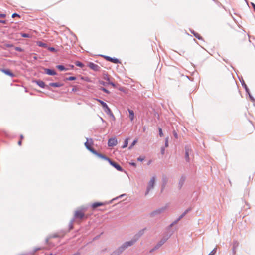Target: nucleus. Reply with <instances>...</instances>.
<instances>
[{
  "label": "nucleus",
  "instance_id": "nucleus-1",
  "mask_svg": "<svg viewBox=\"0 0 255 255\" xmlns=\"http://www.w3.org/2000/svg\"><path fill=\"white\" fill-rule=\"evenodd\" d=\"M93 145V141L92 139H87V141L85 143V146L87 149L90 151L92 153H95L96 151L92 147Z\"/></svg>",
  "mask_w": 255,
  "mask_h": 255
},
{
  "label": "nucleus",
  "instance_id": "nucleus-2",
  "mask_svg": "<svg viewBox=\"0 0 255 255\" xmlns=\"http://www.w3.org/2000/svg\"><path fill=\"white\" fill-rule=\"evenodd\" d=\"M136 241V239L132 240L130 241L125 242L122 247H121L119 250H120V252H122L126 248L128 247L131 246L133 245Z\"/></svg>",
  "mask_w": 255,
  "mask_h": 255
},
{
  "label": "nucleus",
  "instance_id": "nucleus-3",
  "mask_svg": "<svg viewBox=\"0 0 255 255\" xmlns=\"http://www.w3.org/2000/svg\"><path fill=\"white\" fill-rule=\"evenodd\" d=\"M155 180H156V177L155 176H153L152 177V178L149 181V182L148 183V186L147 187V190H146V194H148V193L150 191V190L154 187V184L155 183Z\"/></svg>",
  "mask_w": 255,
  "mask_h": 255
},
{
  "label": "nucleus",
  "instance_id": "nucleus-4",
  "mask_svg": "<svg viewBox=\"0 0 255 255\" xmlns=\"http://www.w3.org/2000/svg\"><path fill=\"white\" fill-rule=\"evenodd\" d=\"M118 143L117 139L116 137L111 138L108 140V145L109 147L116 146Z\"/></svg>",
  "mask_w": 255,
  "mask_h": 255
},
{
  "label": "nucleus",
  "instance_id": "nucleus-5",
  "mask_svg": "<svg viewBox=\"0 0 255 255\" xmlns=\"http://www.w3.org/2000/svg\"><path fill=\"white\" fill-rule=\"evenodd\" d=\"M104 57L106 60L112 62L113 63H121L120 61L117 58H112L108 56H105Z\"/></svg>",
  "mask_w": 255,
  "mask_h": 255
},
{
  "label": "nucleus",
  "instance_id": "nucleus-6",
  "mask_svg": "<svg viewBox=\"0 0 255 255\" xmlns=\"http://www.w3.org/2000/svg\"><path fill=\"white\" fill-rule=\"evenodd\" d=\"M75 218L78 219H82L84 217V213L82 210H77L75 212Z\"/></svg>",
  "mask_w": 255,
  "mask_h": 255
},
{
  "label": "nucleus",
  "instance_id": "nucleus-7",
  "mask_svg": "<svg viewBox=\"0 0 255 255\" xmlns=\"http://www.w3.org/2000/svg\"><path fill=\"white\" fill-rule=\"evenodd\" d=\"M107 160L109 162L110 164L114 167L116 169H117L119 171H122V167L117 163L115 162L111 161L110 159H107Z\"/></svg>",
  "mask_w": 255,
  "mask_h": 255
},
{
  "label": "nucleus",
  "instance_id": "nucleus-8",
  "mask_svg": "<svg viewBox=\"0 0 255 255\" xmlns=\"http://www.w3.org/2000/svg\"><path fill=\"white\" fill-rule=\"evenodd\" d=\"M1 71L6 75L11 77H13L14 76V74L9 69H1Z\"/></svg>",
  "mask_w": 255,
  "mask_h": 255
},
{
  "label": "nucleus",
  "instance_id": "nucleus-9",
  "mask_svg": "<svg viewBox=\"0 0 255 255\" xmlns=\"http://www.w3.org/2000/svg\"><path fill=\"white\" fill-rule=\"evenodd\" d=\"M45 73L49 75H55L56 74V72L53 70H51L49 69H45Z\"/></svg>",
  "mask_w": 255,
  "mask_h": 255
},
{
  "label": "nucleus",
  "instance_id": "nucleus-10",
  "mask_svg": "<svg viewBox=\"0 0 255 255\" xmlns=\"http://www.w3.org/2000/svg\"><path fill=\"white\" fill-rule=\"evenodd\" d=\"M105 204L103 202H95L91 204V207L93 209H95L96 208L104 205Z\"/></svg>",
  "mask_w": 255,
  "mask_h": 255
},
{
  "label": "nucleus",
  "instance_id": "nucleus-11",
  "mask_svg": "<svg viewBox=\"0 0 255 255\" xmlns=\"http://www.w3.org/2000/svg\"><path fill=\"white\" fill-rule=\"evenodd\" d=\"M88 66L91 69L97 71L98 70L99 66L93 63H90L88 65Z\"/></svg>",
  "mask_w": 255,
  "mask_h": 255
},
{
  "label": "nucleus",
  "instance_id": "nucleus-12",
  "mask_svg": "<svg viewBox=\"0 0 255 255\" xmlns=\"http://www.w3.org/2000/svg\"><path fill=\"white\" fill-rule=\"evenodd\" d=\"M129 112V118L131 121H132L134 118V112L130 109H128Z\"/></svg>",
  "mask_w": 255,
  "mask_h": 255
},
{
  "label": "nucleus",
  "instance_id": "nucleus-13",
  "mask_svg": "<svg viewBox=\"0 0 255 255\" xmlns=\"http://www.w3.org/2000/svg\"><path fill=\"white\" fill-rule=\"evenodd\" d=\"M36 44L38 46H39L40 47H44V48H47V45L46 43H43L41 41H37Z\"/></svg>",
  "mask_w": 255,
  "mask_h": 255
},
{
  "label": "nucleus",
  "instance_id": "nucleus-14",
  "mask_svg": "<svg viewBox=\"0 0 255 255\" xmlns=\"http://www.w3.org/2000/svg\"><path fill=\"white\" fill-rule=\"evenodd\" d=\"M93 154L96 155V156L101 158H103V159L107 160V159H109L108 158H107L105 155H102V154H100V153H98L96 151V153H93Z\"/></svg>",
  "mask_w": 255,
  "mask_h": 255
},
{
  "label": "nucleus",
  "instance_id": "nucleus-15",
  "mask_svg": "<svg viewBox=\"0 0 255 255\" xmlns=\"http://www.w3.org/2000/svg\"><path fill=\"white\" fill-rule=\"evenodd\" d=\"M96 100L101 104V105L105 109L108 106L107 104L106 103H105L104 102H103V101H102L100 99H97Z\"/></svg>",
  "mask_w": 255,
  "mask_h": 255
},
{
  "label": "nucleus",
  "instance_id": "nucleus-16",
  "mask_svg": "<svg viewBox=\"0 0 255 255\" xmlns=\"http://www.w3.org/2000/svg\"><path fill=\"white\" fill-rule=\"evenodd\" d=\"M37 84L39 85L41 88H44L45 86V84L44 82L42 81H36Z\"/></svg>",
  "mask_w": 255,
  "mask_h": 255
},
{
  "label": "nucleus",
  "instance_id": "nucleus-17",
  "mask_svg": "<svg viewBox=\"0 0 255 255\" xmlns=\"http://www.w3.org/2000/svg\"><path fill=\"white\" fill-rule=\"evenodd\" d=\"M51 86L55 87H58L62 86L61 84L59 83H51L49 84Z\"/></svg>",
  "mask_w": 255,
  "mask_h": 255
},
{
  "label": "nucleus",
  "instance_id": "nucleus-18",
  "mask_svg": "<svg viewBox=\"0 0 255 255\" xmlns=\"http://www.w3.org/2000/svg\"><path fill=\"white\" fill-rule=\"evenodd\" d=\"M75 64L76 66L80 67L81 68H83L84 66V65L80 61H76L75 63Z\"/></svg>",
  "mask_w": 255,
  "mask_h": 255
},
{
  "label": "nucleus",
  "instance_id": "nucleus-19",
  "mask_svg": "<svg viewBox=\"0 0 255 255\" xmlns=\"http://www.w3.org/2000/svg\"><path fill=\"white\" fill-rule=\"evenodd\" d=\"M105 112L107 113V114H111L113 117H114L113 114H112V111L111 110V109L109 108V107L108 106H107L106 108H105Z\"/></svg>",
  "mask_w": 255,
  "mask_h": 255
},
{
  "label": "nucleus",
  "instance_id": "nucleus-20",
  "mask_svg": "<svg viewBox=\"0 0 255 255\" xmlns=\"http://www.w3.org/2000/svg\"><path fill=\"white\" fill-rule=\"evenodd\" d=\"M105 112L107 113V114H111L113 117H114L113 114H112V111L111 110V109L109 108V107L108 106H107L106 108H105Z\"/></svg>",
  "mask_w": 255,
  "mask_h": 255
},
{
  "label": "nucleus",
  "instance_id": "nucleus-21",
  "mask_svg": "<svg viewBox=\"0 0 255 255\" xmlns=\"http://www.w3.org/2000/svg\"><path fill=\"white\" fill-rule=\"evenodd\" d=\"M128 138H127L125 140L124 144L123 145L122 148H125L127 147L128 145Z\"/></svg>",
  "mask_w": 255,
  "mask_h": 255
},
{
  "label": "nucleus",
  "instance_id": "nucleus-22",
  "mask_svg": "<svg viewBox=\"0 0 255 255\" xmlns=\"http://www.w3.org/2000/svg\"><path fill=\"white\" fill-rule=\"evenodd\" d=\"M56 67L60 70V71H63L66 70V68L63 66V65H57Z\"/></svg>",
  "mask_w": 255,
  "mask_h": 255
},
{
  "label": "nucleus",
  "instance_id": "nucleus-23",
  "mask_svg": "<svg viewBox=\"0 0 255 255\" xmlns=\"http://www.w3.org/2000/svg\"><path fill=\"white\" fill-rule=\"evenodd\" d=\"M137 142V139L134 140L133 141V142L132 143V144H131V145L129 146V149H131L136 144Z\"/></svg>",
  "mask_w": 255,
  "mask_h": 255
},
{
  "label": "nucleus",
  "instance_id": "nucleus-24",
  "mask_svg": "<svg viewBox=\"0 0 255 255\" xmlns=\"http://www.w3.org/2000/svg\"><path fill=\"white\" fill-rule=\"evenodd\" d=\"M185 156H186V160L187 161H189V153H188V150H186V153H185Z\"/></svg>",
  "mask_w": 255,
  "mask_h": 255
},
{
  "label": "nucleus",
  "instance_id": "nucleus-25",
  "mask_svg": "<svg viewBox=\"0 0 255 255\" xmlns=\"http://www.w3.org/2000/svg\"><path fill=\"white\" fill-rule=\"evenodd\" d=\"M79 90V88L78 86H75L73 87L72 91L73 92H76Z\"/></svg>",
  "mask_w": 255,
  "mask_h": 255
},
{
  "label": "nucleus",
  "instance_id": "nucleus-26",
  "mask_svg": "<svg viewBox=\"0 0 255 255\" xmlns=\"http://www.w3.org/2000/svg\"><path fill=\"white\" fill-rule=\"evenodd\" d=\"M217 248H214L210 253L208 255H214L216 252Z\"/></svg>",
  "mask_w": 255,
  "mask_h": 255
},
{
  "label": "nucleus",
  "instance_id": "nucleus-27",
  "mask_svg": "<svg viewBox=\"0 0 255 255\" xmlns=\"http://www.w3.org/2000/svg\"><path fill=\"white\" fill-rule=\"evenodd\" d=\"M21 36L23 37H31V36L29 34L26 33H22Z\"/></svg>",
  "mask_w": 255,
  "mask_h": 255
},
{
  "label": "nucleus",
  "instance_id": "nucleus-28",
  "mask_svg": "<svg viewBox=\"0 0 255 255\" xmlns=\"http://www.w3.org/2000/svg\"><path fill=\"white\" fill-rule=\"evenodd\" d=\"M165 242V240H162L161 241H160V242L159 243V244L157 245V246L158 247H160L162 245H163Z\"/></svg>",
  "mask_w": 255,
  "mask_h": 255
},
{
  "label": "nucleus",
  "instance_id": "nucleus-29",
  "mask_svg": "<svg viewBox=\"0 0 255 255\" xmlns=\"http://www.w3.org/2000/svg\"><path fill=\"white\" fill-rule=\"evenodd\" d=\"M76 77H74V76H71V77L67 78V80H69V81L75 80H76Z\"/></svg>",
  "mask_w": 255,
  "mask_h": 255
},
{
  "label": "nucleus",
  "instance_id": "nucleus-30",
  "mask_svg": "<svg viewBox=\"0 0 255 255\" xmlns=\"http://www.w3.org/2000/svg\"><path fill=\"white\" fill-rule=\"evenodd\" d=\"M100 89H101V90H102L103 91H104V92H106V93H108V94H109V93H110V91H108V90H107V89H106V88H102H102H100Z\"/></svg>",
  "mask_w": 255,
  "mask_h": 255
},
{
  "label": "nucleus",
  "instance_id": "nucleus-31",
  "mask_svg": "<svg viewBox=\"0 0 255 255\" xmlns=\"http://www.w3.org/2000/svg\"><path fill=\"white\" fill-rule=\"evenodd\" d=\"M159 135L160 137L163 136V133L162 132V130L161 128H159Z\"/></svg>",
  "mask_w": 255,
  "mask_h": 255
},
{
  "label": "nucleus",
  "instance_id": "nucleus-32",
  "mask_svg": "<svg viewBox=\"0 0 255 255\" xmlns=\"http://www.w3.org/2000/svg\"><path fill=\"white\" fill-rule=\"evenodd\" d=\"M165 146L166 147H168V137H167L165 139Z\"/></svg>",
  "mask_w": 255,
  "mask_h": 255
},
{
  "label": "nucleus",
  "instance_id": "nucleus-33",
  "mask_svg": "<svg viewBox=\"0 0 255 255\" xmlns=\"http://www.w3.org/2000/svg\"><path fill=\"white\" fill-rule=\"evenodd\" d=\"M173 135L177 139L178 138V134H177V133L174 130L173 132Z\"/></svg>",
  "mask_w": 255,
  "mask_h": 255
},
{
  "label": "nucleus",
  "instance_id": "nucleus-34",
  "mask_svg": "<svg viewBox=\"0 0 255 255\" xmlns=\"http://www.w3.org/2000/svg\"><path fill=\"white\" fill-rule=\"evenodd\" d=\"M48 50L51 52H55L56 50L54 47H49L48 48Z\"/></svg>",
  "mask_w": 255,
  "mask_h": 255
},
{
  "label": "nucleus",
  "instance_id": "nucleus-35",
  "mask_svg": "<svg viewBox=\"0 0 255 255\" xmlns=\"http://www.w3.org/2000/svg\"><path fill=\"white\" fill-rule=\"evenodd\" d=\"M160 210H156V211H155L154 212H153L152 213H151V215H154V214H155L156 213H160Z\"/></svg>",
  "mask_w": 255,
  "mask_h": 255
},
{
  "label": "nucleus",
  "instance_id": "nucleus-36",
  "mask_svg": "<svg viewBox=\"0 0 255 255\" xmlns=\"http://www.w3.org/2000/svg\"><path fill=\"white\" fill-rule=\"evenodd\" d=\"M16 16L19 17V15L18 14H17V13H13V14L12 15V17L13 18H14V17H16Z\"/></svg>",
  "mask_w": 255,
  "mask_h": 255
},
{
  "label": "nucleus",
  "instance_id": "nucleus-37",
  "mask_svg": "<svg viewBox=\"0 0 255 255\" xmlns=\"http://www.w3.org/2000/svg\"><path fill=\"white\" fill-rule=\"evenodd\" d=\"M6 16L4 14H0V17L4 18Z\"/></svg>",
  "mask_w": 255,
  "mask_h": 255
},
{
  "label": "nucleus",
  "instance_id": "nucleus-38",
  "mask_svg": "<svg viewBox=\"0 0 255 255\" xmlns=\"http://www.w3.org/2000/svg\"><path fill=\"white\" fill-rule=\"evenodd\" d=\"M165 149L164 148H161V154L163 155L164 154Z\"/></svg>",
  "mask_w": 255,
  "mask_h": 255
},
{
  "label": "nucleus",
  "instance_id": "nucleus-39",
  "mask_svg": "<svg viewBox=\"0 0 255 255\" xmlns=\"http://www.w3.org/2000/svg\"><path fill=\"white\" fill-rule=\"evenodd\" d=\"M143 159H144L143 158H142L141 157H139L137 158V160L140 161H142L143 160Z\"/></svg>",
  "mask_w": 255,
  "mask_h": 255
},
{
  "label": "nucleus",
  "instance_id": "nucleus-40",
  "mask_svg": "<svg viewBox=\"0 0 255 255\" xmlns=\"http://www.w3.org/2000/svg\"><path fill=\"white\" fill-rule=\"evenodd\" d=\"M0 23H3V24H5L6 21L0 20Z\"/></svg>",
  "mask_w": 255,
  "mask_h": 255
},
{
  "label": "nucleus",
  "instance_id": "nucleus-41",
  "mask_svg": "<svg viewBox=\"0 0 255 255\" xmlns=\"http://www.w3.org/2000/svg\"><path fill=\"white\" fill-rule=\"evenodd\" d=\"M18 145H19V146L21 145V144H22V140H20L18 142Z\"/></svg>",
  "mask_w": 255,
  "mask_h": 255
},
{
  "label": "nucleus",
  "instance_id": "nucleus-42",
  "mask_svg": "<svg viewBox=\"0 0 255 255\" xmlns=\"http://www.w3.org/2000/svg\"><path fill=\"white\" fill-rule=\"evenodd\" d=\"M194 35H195V36L196 37H197V38H198V39H200V37L199 36V34H194Z\"/></svg>",
  "mask_w": 255,
  "mask_h": 255
},
{
  "label": "nucleus",
  "instance_id": "nucleus-43",
  "mask_svg": "<svg viewBox=\"0 0 255 255\" xmlns=\"http://www.w3.org/2000/svg\"><path fill=\"white\" fill-rule=\"evenodd\" d=\"M187 211L185 212L180 217V219H181V218H182L186 213Z\"/></svg>",
  "mask_w": 255,
  "mask_h": 255
},
{
  "label": "nucleus",
  "instance_id": "nucleus-44",
  "mask_svg": "<svg viewBox=\"0 0 255 255\" xmlns=\"http://www.w3.org/2000/svg\"><path fill=\"white\" fill-rule=\"evenodd\" d=\"M130 164L134 167L136 166V164L135 163H130Z\"/></svg>",
  "mask_w": 255,
  "mask_h": 255
},
{
  "label": "nucleus",
  "instance_id": "nucleus-45",
  "mask_svg": "<svg viewBox=\"0 0 255 255\" xmlns=\"http://www.w3.org/2000/svg\"><path fill=\"white\" fill-rule=\"evenodd\" d=\"M24 138V136L23 135H20V140H22Z\"/></svg>",
  "mask_w": 255,
  "mask_h": 255
},
{
  "label": "nucleus",
  "instance_id": "nucleus-46",
  "mask_svg": "<svg viewBox=\"0 0 255 255\" xmlns=\"http://www.w3.org/2000/svg\"><path fill=\"white\" fill-rule=\"evenodd\" d=\"M100 83L101 84H102V85H105V83H104V82H103V81H100Z\"/></svg>",
  "mask_w": 255,
  "mask_h": 255
},
{
  "label": "nucleus",
  "instance_id": "nucleus-47",
  "mask_svg": "<svg viewBox=\"0 0 255 255\" xmlns=\"http://www.w3.org/2000/svg\"><path fill=\"white\" fill-rule=\"evenodd\" d=\"M252 5H253V8H254V9L255 11V4L252 3Z\"/></svg>",
  "mask_w": 255,
  "mask_h": 255
},
{
  "label": "nucleus",
  "instance_id": "nucleus-48",
  "mask_svg": "<svg viewBox=\"0 0 255 255\" xmlns=\"http://www.w3.org/2000/svg\"><path fill=\"white\" fill-rule=\"evenodd\" d=\"M16 50H18V51H21V48H16Z\"/></svg>",
  "mask_w": 255,
  "mask_h": 255
},
{
  "label": "nucleus",
  "instance_id": "nucleus-49",
  "mask_svg": "<svg viewBox=\"0 0 255 255\" xmlns=\"http://www.w3.org/2000/svg\"><path fill=\"white\" fill-rule=\"evenodd\" d=\"M119 90H120V91H124V90H123V88H120V89H119Z\"/></svg>",
  "mask_w": 255,
  "mask_h": 255
},
{
  "label": "nucleus",
  "instance_id": "nucleus-50",
  "mask_svg": "<svg viewBox=\"0 0 255 255\" xmlns=\"http://www.w3.org/2000/svg\"><path fill=\"white\" fill-rule=\"evenodd\" d=\"M111 84L113 86H115V84L113 83H111Z\"/></svg>",
  "mask_w": 255,
  "mask_h": 255
},
{
  "label": "nucleus",
  "instance_id": "nucleus-51",
  "mask_svg": "<svg viewBox=\"0 0 255 255\" xmlns=\"http://www.w3.org/2000/svg\"><path fill=\"white\" fill-rule=\"evenodd\" d=\"M78 255L76 254V255Z\"/></svg>",
  "mask_w": 255,
  "mask_h": 255
}]
</instances>
